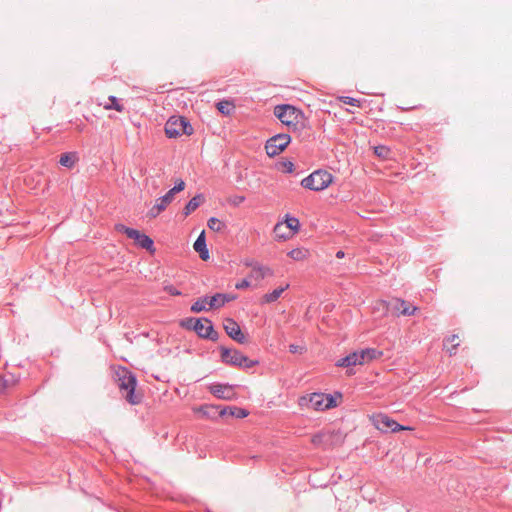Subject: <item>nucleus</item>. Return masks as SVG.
<instances>
[{
    "instance_id": "27",
    "label": "nucleus",
    "mask_w": 512,
    "mask_h": 512,
    "mask_svg": "<svg viewBox=\"0 0 512 512\" xmlns=\"http://www.w3.org/2000/svg\"><path fill=\"white\" fill-rule=\"evenodd\" d=\"M173 199H174V195L168 191L165 195L157 198L155 202H157L162 207V209L165 210L167 208V206L170 203H172Z\"/></svg>"
},
{
    "instance_id": "24",
    "label": "nucleus",
    "mask_w": 512,
    "mask_h": 512,
    "mask_svg": "<svg viewBox=\"0 0 512 512\" xmlns=\"http://www.w3.org/2000/svg\"><path fill=\"white\" fill-rule=\"evenodd\" d=\"M289 288V284H287L285 287H280L277 289H274L271 293H267L263 296L262 301L264 303H272L277 301L282 293Z\"/></svg>"
},
{
    "instance_id": "2",
    "label": "nucleus",
    "mask_w": 512,
    "mask_h": 512,
    "mask_svg": "<svg viewBox=\"0 0 512 512\" xmlns=\"http://www.w3.org/2000/svg\"><path fill=\"white\" fill-rule=\"evenodd\" d=\"M116 382L122 396L131 405H138L142 401V394L136 393L137 379L134 373L125 367H120L116 373Z\"/></svg>"
},
{
    "instance_id": "42",
    "label": "nucleus",
    "mask_w": 512,
    "mask_h": 512,
    "mask_svg": "<svg viewBox=\"0 0 512 512\" xmlns=\"http://www.w3.org/2000/svg\"><path fill=\"white\" fill-rule=\"evenodd\" d=\"M235 299H236L235 295L222 293V299L220 301V304H223V306H224L226 303L233 301Z\"/></svg>"
},
{
    "instance_id": "12",
    "label": "nucleus",
    "mask_w": 512,
    "mask_h": 512,
    "mask_svg": "<svg viewBox=\"0 0 512 512\" xmlns=\"http://www.w3.org/2000/svg\"><path fill=\"white\" fill-rule=\"evenodd\" d=\"M224 330L227 335L234 341L244 344L247 342V338L242 332L239 324L232 318H226L223 324Z\"/></svg>"
},
{
    "instance_id": "33",
    "label": "nucleus",
    "mask_w": 512,
    "mask_h": 512,
    "mask_svg": "<svg viewBox=\"0 0 512 512\" xmlns=\"http://www.w3.org/2000/svg\"><path fill=\"white\" fill-rule=\"evenodd\" d=\"M163 211L164 209H162V207L157 202H155V204L147 212V217L150 219H154L157 216H159Z\"/></svg>"
},
{
    "instance_id": "50",
    "label": "nucleus",
    "mask_w": 512,
    "mask_h": 512,
    "mask_svg": "<svg viewBox=\"0 0 512 512\" xmlns=\"http://www.w3.org/2000/svg\"><path fill=\"white\" fill-rule=\"evenodd\" d=\"M244 200H245L244 196H240L239 198H237V201H239V202H243Z\"/></svg>"
},
{
    "instance_id": "15",
    "label": "nucleus",
    "mask_w": 512,
    "mask_h": 512,
    "mask_svg": "<svg viewBox=\"0 0 512 512\" xmlns=\"http://www.w3.org/2000/svg\"><path fill=\"white\" fill-rule=\"evenodd\" d=\"M220 416L230 415L235 418H245L248 416V411L244 408L236 407V406H218Z\"/></svg>"
},
{
    "instance_id": "18",
    "label": "nucleus",
    "mask_w": 512,
    "mask_h": 512,
    "mask_svg": "<svg viewBox=\"0 0 512 512\" xmlns=\"http://www.w3.org/2000/svg\"><path fill=\"white\" fill-rule=\"evenodd\" d=\"M272 275H273L272 269H270L269 267L264 266L262 264H258L251 270V273L249 274L248 277L253 278L255 280H262L266 276H272Z\"/></svg>"
},
{
    "instance_id": "16",
    "label": "nucleus",
    "mask_w": 512,
    "mask_h": 512,
    "mask_svg": "<svg viewBox=\"0 0 512 512\" xmlns=\"http://www.w3.org/2000/svg\"><path fill=\"white\" fill-rule=\"evenodd\" d=\"M193 248L196 252L199 253L200 258L203 261H207L210 257L209 251L206 245V239H205V232L202 231L201 234L198 236L196 241L194 242Z\"/></svg>"
},
{
    "instance_id": "4",
    "label": "nucleus",
    "mask_w": 512,
    "mask_h": 512,
    "mask_svg": "<svg viewBox=\"0 0 512 512\" xmlns=\"http://www.w3.org/2000/svg\"><path fill=\"white\" fill-rule=\"evenodd\" d=\"M220 351L221 361L226 365L249 369L256 366L259 363L257 360L249 359L243 353L236 349H229L224 346H221Z\"/></svg>"
},
{
    "instance_id": "30",
    "label": "nucleus",
    "mask_w": 512,
    "mask_h": 512,
    "mask_svg": "<svg viewBox=\"0 0 512 512\" xmlns=\"http://www.w3.org/2000/svg\"><path fill=\"white\" fill-rule=\"evenodd\" d=\"M286 227L289 228L292 233L297 232L300 227L299 220L296 217H288L287 216Z\"/></svg>"
},
{
    "instance_id": "49",
    "label": "nucleus",
    "mask_w": 512,
    "mask_h": 512,
    "mask_svg": "<svg viewBox=\"0 0 512 512\" xmlns=\"http://www.w3.org/2000/svg\"><path fill=\"white\" fill-rule=\"evenodd\" d=\"M151 185H152V187H153L155 190L158 188V184L156 183V181H155V180H152V181H151Z\"/></svg>"
},
{
    "instance_id": "3",
    "label": "nucleus",
    "mask_w": 512,
    "mask_h": 512,
    "mask_svg": "<svg viewBox=\"0 0 512 512\" xmlns=\"http://www.w3.org/2000/svg\"><path fill=\"white\" fill-rule=\"evenodd\" d=\"M333 181V175L326 170H316L301 181V186L311 191H323Z\"/></svg>"
},
{
    "instance_id": "22",
    "label": "nucleus",
    "mask_w": 512,
    "mask_h": 512,
    "mask_svg": "<svg viewBox=\"0 0 512 512\" xmlns=\"http://www.w3.org/2000/svg\"><path fill=\"white\" fill-rule=\"evenodd\" d=\"M209 297L204 296L198 298L191 306V311L194 313H200L202 311L209 310Z\"/></svg>"
},
{
    "instance_id": "9",
    "label": "nucleus",
    "mask_w": 512,
    "mask_h": 512,
    "mask_svg": "<svg viewBox=\"0 0 512 512\" xmlns=\"http://www.w3.org/2000/svg\"><path fill=\"white\" fill-rule=\"evenodd\" d=\"M194 331L203 339L217 341L219 337L218 332L214 330L213 324L208 318H200L197 320L195 322Z\"/></svg>"
},
{
    "instance_id": "32",
    "label": "nucleus",
    "mask_w": 512,
    "mask_h": 512,
    "mask_svg": "<svg viewBox=\"0 0 512 512\" xmlns=\"http://www.w3.org/2000/svg\"><path fill=\"white\" fill-rule=\"evenodd\" d=\"M163 211L164 209H162V207L157 202H155V204L147 212V217L150 219H154L157 216H159Z\"/></svg>"
},
{
    "instance_id": "45",
    "label": "nucleus",
    "mask_w": 512,
    "mask_h": 512,
    "mask_svg": "<svg viewBox=\"0 0 512 512\" xmlns=\"http://www.w3.org/2000/svg\"><path fill=\"white\" fill-rule=\"evenodd\" d=\"M7 387V380L0 376V393Z\"/></svg>"
},
{
    "instance_id": "28",
    "label": "nucleus",
    "mask_w": 512,
    "mask_h": 512,
    "mask_svg": "<svg viewBox=\"0 0 512 512\" xmlns=\"http://www.w3.org/2000/svg\"><path fill=\"white\" fill-rule=\"evenodd\" d=\"M216 107L218 111L223 115H230L231 111L233 110L232 103L229 101H220L217 103Z\"/></svg>"
},
{
    "instance_id": "17",
    "label": "nucleus",
    "mask_w": 512,
    "mask_h": 512,
    "mask_svg": "<svg viewBox=\"0 0 512 512\" xmlns=\"http://www.w3.org/2000/svg\"><path fill=\"white\" fill-rule=\"evenodd\" d=\"M394 310H396L400 315L404 316H411L414 315V313L417 310V307L414 305H411L410 303L406 302L402 299H396Z\"/></svg>"
},
{
    "instance_id": "29",
    "label": "nucleus",
    "mask_w": 512,
    "mask_h": 512,
    "mask_svg": "<svg viewBox=\"0 0 512 512\" xmlns=\"http://www.w3.org/2000/svg\"><path fill=\"white\" fill-rule=\"evenodd\" d=\"M222 299V293H216L215 295L209 297V309H217L223 306L220 304Z\"/></svg>"
},
{
    "instance_id": "20",
    "label": "nucleus",
    "mask_w": 512,
    "mask_h": 512,
    "mask_svg": "<svg viewBox=\"0 0 512 512\" xmlns=\"http://www.w3.org/2000/svg\"><path fill=\"white\" fill-rule=\"evenodd\" d=\"M358 355H363V364L365 362L380 358L383 353L375 348H366L358 351Z\"/></svg>"
},
{
    "instance_id": "11",
    "label": "nucleus",
    "mask_w": 512,
    "mask_h": 512,
    "mask_svg": "<svg viewBox=\"0 0 512 512\" xmlns=\"http://www.w3.org/2000/svg\"><path fill=\"white\" fill-rule=\"evenodd\" d=\"M209 392L215 397L223 400L236 398L235 386L229 384L215 383L209 386Z\"/></svg>"
},
{
    "instance_id": "35",
    "label": "nucleus",
    "mask_w": 512,
    "mask_h": 512,
    "mask_svg": "<svg viewBox=\"0 0 512 512\" xmlns=\"http://www.w3.org/2000/svg\"><path fill=\"white\" fill-rule=\"evenodd\" d=\"M340 101L342 103L350 105V106H355V107H360L361 106V100L360 99L349 97V96H342L340 98Z\"/></svg>"
},
{
    "instance_id": "39",
    "label": "nucleus",
    "mask_w": 512,
    "mask_h": 512,
    "mask_svg": "<svg viewBox=\"0 0 512 512\" xmlns=\"http://www.w3.org/2000/svg\"><path fill=\"white\" fill-rule=\"evenodd\" d=\"M163 290L172 296L181 295V292L171 284L164 285Z\"/></svg>"
},
{
    "instance_id": "47",
    "label": "nucleus",
    "mask_w": 512,
    "mask_h": 512,
    "mask_svg": "<svg viewBox=\"0 0 512 512\" xmlns=\"http://www.w3.org/2000/svg\"><path fill=\"white\" fill-rule=\"evenodd\" d=\"M457 338H458V336H457V335H452V336H450V337L447 339V341H449V342L453 343Z\"/></svg>"
},
{
    "instance_id": "13",
    "label": "nucleus",
    "mask_w": 512,
    "mask_h": 512,
    "mask_svg": "<svg viewBox=\"0 0 512 512\" xmlns=\"http://www.w3.org/2000/svg\"><path fill=\"white\" fill-rule=\"evenodd\" d=\"M300 406H306L317 411H324L323 393H312L309 396H303L299 400Z\"/></svg>"
},
{
    "instance_id": "40",
    "label": "nucleus",
    "mask_w": 512,
    "mask_h": 512,
    "mask_svg": "<svg viewBox=\"0 0 512 512\" xmlns=\"http://www.w3.org/2000/svg\"><path fill=\"white\" fill-rule=\"evenodd\" d=\"M305 351V347L304 346H299V345H296V344H290L289 345V352L292 353V354H296V353H303Z\"/></svg>"
},
{
    "instance_id": "6",
    "label": "nucleus",
    "mask_w": 512,
    "mask_h": 512,
    "mask_svg": "<svg viewBox=\"0 0 512 512\" xmlns=\"http://www.w3.org/2000/svg\"><path fill=\"white\" fill-rule=\"evenodd\" d=\"M115 229L117 232L124 233L128 238L135 240L136 244L141 248L149 251L154 250V242L148 235L123 224H117Z\"/></svg>"
},
{
    "instance_id": "23",
    "label": "nucleus",
    "mask_w": 512,
    "mask_h": 512,
    "mask_svg": "<svg viewBox=\"0 0 512 512\" xmlns=\"http://www.w3.org/2000/svg\"><path fill=\"white\" fill-rule=\"evenodd\" d=\"M108 103L103 105V108L105 110H116L117 112H123L124 111V105L120 102V99H118L116 96H109L108 97Z\"/></svg>"
},
{
    "instance_id": "14",
    "label": "nucleus",
    "mask_w": 512,
    "mask_h": 512,
    "mask_svg": "<svg viewBox=\"0 0 512 512\" xmlns=\"http://www.w3.org/2000/svg\"><path fill=\"white\" fill-rule=\"evenodd\" d=\"M363 364V355H358V351H354L347 356L340 358L336 361L335 365L337 367H346L349 368L351 366L362 365Z\"/></svg>"
},
{
    "instance_id": "43",
    "label": "nucleus",
    "mask_w": 512,
    "mask_h": 512,
    "mask_svg": "<svg viewBox=\"0 0 512 512\" xmlns=\"http://www.w3.org/2000/svg\"><path fill=\"white\" fill-rule=\"evenodd\" d=\"M283 228V224L277 223L274 227V233L276 237L285 239L286 237L280 233V230Z\"/></svg>"
},
{
    "instance_id": "10",
    "label": "nucleus",
    "mask_w": 512,
    "mask_h": 512,
    "mask_svg": "<svg viewBox=\"0 0 512 512\" xmlns=\"http://www.w3.org/2000/svg\"><path fill=\"white\" fill-rule=\"evenodd\" d=\"M342 437L339 432H321L318 434H315L311 442L315 446H321L324 449H329L332 445L341 442Z\"/></svg>"
},
{
    "instance_id": "38",
    "label": "nucleus",
    "mask_w": 512,
    "mask_h": 512,
    "mask_svg": "<svg viewBox=\"0 0 512 512\" xmlns=\"http://www.w3.org/2000/svg\"><path fill=\"white\" fill-rule=\"evenodd\" d=\"M281 168L286 173H292L294 171V163L290 160H286L280 163Z\"/></svg>"
},
{
    "instance_id": "26",
    "label": "nucleus",
    "mask_w": 512,
    "mask_h": 512,
    "mask_svg": "<svg viewBox=\"0 0 512 512\" xmlns=\"http://www.w3.org/2000/svg\"><path fill=\"white\" fill-rule=\"evenodd\" d=\"M207 226L215 232H221L226 227L225 223L216 217H211L208 220Z\"/></svg>"
},
{
    "instance_id": "37",
    "label": "nucleus",
    "mask_w": 512,
    "mask_h": 512,
    "mask_svg": "<svg viewBox=\"0 0 512 512\" xmlns=\"http://www.w3.org/2000/svg\"><path fill=\"white\" fill-rule=\"evenodd\" d=\"M184 189H185V182L182 179H179L178 181H176L174 187L169 190V192H171L175 196L176 193H179V192L183 191Z\"/></svg>"
},
{
    "instance_id": "19",
    "label": "nucleus",
    "mask_w": 512,
    "mask_h": 512,
    "mask_svg": "<svg viewBox=\"0 0 512 512\" xmlns=\"http://www.w3.org/2000/svg\"><path fill=\"white\" fill-rule=\"evenodd\" d=\"M204 202V197L202 194H197L194 196L184 207L183 214L184 216L190 215L194 212L202 203Z\"/></svg>"
},
{
    "instance_id": "34",
    "label": "nucleus",
    "mask_w": 512,
    "mask_h": 512,
    "mask_svg": "<svg viewBox=\"0 0 512 512\" xmlns=\"http://www.w3.org/2000/svg\"><path fill=\"white\" fill-rule=\"evenodd\" d=\"M200 318H193V317H189V318H185L181 321L180 325L185 328V329H188V330H193L195 329V322L197 320H199Z\"/></svg>"
},
{
    "instance_id": "48",
    "label": "nucleus",
    "mask_w": 512,
    "mask_h": 512,
    "mask_svg": "<svg viewBox=\"0 0 512 512\" xmlns=\"http://www.w3.org/2000/svg\"><path fill=\"white\" fill-rule=\"evenodd\" d=\"M458 345H459V344H458V343H456V344H454V345L452 346V348H451V349H449V354H450V355H452V354L454 353V352H453V350H455V349H456V347H457Z\"/></svg>"
},
{
    "instance_id": "36",
    "label": "nucleus",
    "mask_w": 512,
    "mask_h": 512,
    "mask_svg": "<svg viewBox=\"0 0 512 512\" xmlns=\"http://www.w3.org/2000/svg\"><path fill=\"white\" fill-rule=\"evenodd\" d=\"M374 152L377 156L379 157H382V158H387L388 157V154L390 152L389 148L386 147V146H383V145H380V146H376L374 148Z\"/></svg>"
},
{
    "instance_id": "25",
    "label": "nucleus",
    "mask_w": 512,
    "mask_h": 512,
    "mask_svg": "<svg viewBox=\"0 0 512 512\" xmlns=\"http://www.w3.org/2000/svg\"><path fill=\"white\" fill-rule=\"evenodd\" d=\"M76 159V153H63L60 156L59 163L64 167L72 168L76 163Z\"/></svg>"
},
{
    "instance_id": "41",
    "label": "nucleus",
    "mask_w": 512,
    "mask_h": 512,
    "mask_svg": "<svg viewBox=\"0 0 512 512\" xmlns=\"http://www.w3.org/2000/svg\"><path fill=\"white\" fill-rule=\"evenodd\" d=\"M248 287H250V281L247 278L242 279L241 281H239L235 284V288L238 290H242V289H245Z\"/></svg>"
},
{
    "instance_id": "7",
    "label": "nucleus",
    "mask_w": 512,
    "mask_h": 512,
    "mask_svg": "<svg viewBox=\"0 0 512 512\" xmlns=\"http://www.w3.org/2000/svg\"><path fill=\"white\" fill-rule=\"evenodd\" d=\"M291 136L287 133H279L270 137L265 144V150L269 157H275L283 152L289 143Z\"/></svg>"
},
{
    "instance_id": "21",
    "label": "nucleus",
    "mask_w": 512,
    "mask_h": 512,
    "mask_svg": "<svg viewBox=\"0 0 512 512\" xmlns=\"http://www.w3.org/2000/svg\"><path fill=\"white\" fill-rule=\"evenodd\" d=\"M309 255V250L303 247L295 248L288 252V256L294 261H304L309 257Z\"/></svg>"
},
{
    "instance_id": "44",
    "label": "nucleus",
    "mask_w": 512,
    "mask_h": 512,
    "mask_svg": "<svg viewBox=\"0 0 512 512\" xmlns=\"http://www.w3.org/2000/svg\"><path fill=\"white\" fill-rule=\"evenodd\" d=\"M243 264L247 267H251L253 269L256 265L260 264L259 262L253 260V259H246L244 260Z\"/></svg>"
},
{
    "instance_id": "1",
    "label": "nucleus",
    "mask_w": 512,
    "mask_h": 512,
    "mask_svg": "<svg viewBox=\"0 0 512 512\" xmlns=\"http://www.w3.org/2000/svg\"><path fill=\"white\" fill-rule=\"evenodd\" d=\"M274 115L287 127L288 132L295 134L301 141H309L312 138V129L304 113L289 104L274 107Z\"/></svg>"
},
{
    "instance_id": "5",
    "label": "nucleus",
    "mask_w": 512,
    "mask_h": 512,
    "mask_svg": "<svg viewBox=\"0 0 512 512\" xmlns=\"http://www.w3.org/2000/svg\"><path fill=\"white\" fill-rule=\"evenodd\" d=\"M193 127L183 116H171L165 124V134L168 138H177L182 135H192Z\"/></svg>"
},
{
    "instance_id": "31",
    "label": "nucleus",
    "mask_w": 512,
    "mask_h": 512,
    "mask_svg": "<svg viewBox=\"0 0 512 512\" xmlns=\"http://www.w3.org/2000/svg\"><path fill=\"white\" fill-rule=\"evenodd\" d=\"M323 399H324V410L334 408L337 406L336 399L333 395L323 393Z\"/></svg>"
},
{
    "instance_id": "8",
    "label": "nucleus",
    "mask_w": 512,
    "mask_h": 512,
    "mask_svg": "<svg viewBox=\"0 0 512 512\" xmlns=\"http://www.w3.org/2000/svg\"><path fill=\"white\" fill-rule=\"evenodd\" d=\"M373 422H374L375 427L384 433L398 432V431L410 429V427L400 425L395 420H393L391 417H389L386 414H382V413L375 415L373 417Z\"/></svg>"
},
{
    "instance_id": "46",
    "label": "nucleus",
    "mask_w": 512,
    "mask_h": 512,
    "mask_svg": "<svg viewBox=\"0 0 512 512\" xmlns=\"http://www.w3.org/2000/svg\"><path fill=\"white\" fill-rule=\"evenodd\" d=\"M344 256H345V253H344V251H342V250H339V251L336 253V257H337L338 259H342V258H344Z\"/></svg>"
}]
</instances>
